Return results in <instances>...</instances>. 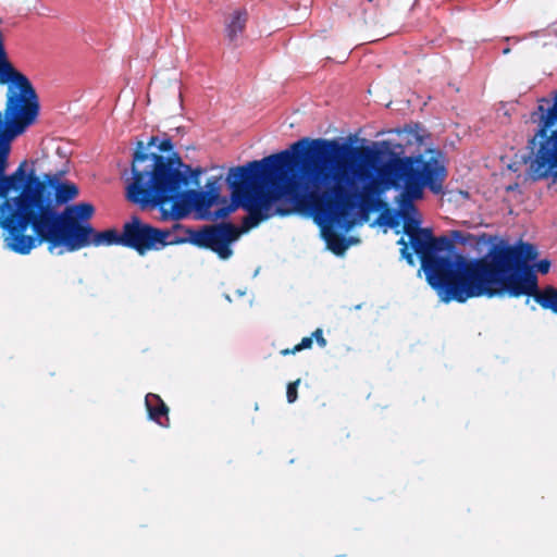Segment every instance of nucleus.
I'll list each match as a JSON object with an SVG mask.
<instances>
[{
    "mask_svg": "<svg viewBox=\"0 0 557 557\" xmlns=\"http://www.w3.org/2000/svg\"><path fill=\"white\" fill-rule=\"evenodd\" d=\"M100 238L97 242L102 243V246L120 245L134 249L140 256L151 250L188 242L187 238L174 237L169 228H157L145 223L138 215H133L125 222L121 233L114 228L106 230L100 234Z\"/></svg>",
    "mask_w": 557,
    "mask_h": 557,
    "instance_id": "nucleus-8",
    "label": "nucleus"
},
{
    "mask_svg": "<svg viewBox=\"0 0 557 557\" xmlns=\"http://www.w3.org/2000/svg\"><path fill=\"white\" fill-rule=\"evenodd\" d=\"M248 22V12L245 9H236L224 18V30L228 41L235 47L243 36Z\"/></svg>",
    "mask_w": 557,
    "mask_h": 557,
    "instance_id": "nucleus-11",
    "label": "nucleus"
},
{
    "mask_svg": "<svg viewBox=\"0 0 557 557\" xmlns=\"http://www.w3.org/2000/svg\"><path fill=\"white\" fill-rule=\"evenodd\" d=\"M159 150L161 152H168V151H171L173 149V143H172V139L166 137V138H163L159 146H158Z\"/></svg>",
    "mask_w": 557,
    "mask_h": 557,
    "instance_id": "nucleus-21",
    "label": "nucleus"
},
{
    "mask_svg": "<svg viewBox=\"0 0 557 557\" xmlns=\"http://www.w3.org/2000/svg\"><path fill=\"white\" fill-rule=\"evenodd\" d=\"M157 141H158V137L152 136V137H150V139L148 140L147 146H148V147L153 146V145H156V143H157Z\"/></svg>",
    "mask_w": 557,
    "mask_h": 557,
    "instance_id": "nucleus-22",
    "label": "nucleus"
},
{
    "mask_svg": "<svg viewBox=\"0 0 557 557\" xmlns=\"http://www.w3.org/2000/svg\"><path fill=\"white\" fill-rule=\"evenodd\" d=\"M312 343H313V341H312L311 336L304 337L299 344L295 345L292 349L286 348V349L281 350V354L283 356H287L290 354H296L304 349H309L312 347Z\"/></svg>",
    "mask_w": 557,
    "mask_h": 557,
    "instance_id": "nucleus-17",
    "label": "nucleus"
},
{
    "mask_svg": "<svg viewBox=\"0 0 557 557\" xmlns=\"http://www.w3.org/2000/svg\"><path fill=\"white\" fill-rule=\"evenodd\" d=\"M174 228H182V225L175 224Z\"/></svg>",
    "mask_w": 557,
    "mask_h": 557,
    "instance_id": "nucleus-24",
    "label": "nucleus"
},
{
    "mask_svg": "<svg viewBox=\"0 0 557 557\" xmlns=\"http://www.w3.org/2000/svg\"><path fill=\"white\" fill-rule=\"evenodd\" d=\"M349 149L337 139L305 137L289 149L231 168L226 183L232 201L221 198L218 203L222 206L205 219H225L240 207L248 212L242 228L231 222L188 228V243L227 260L233 255L232 244L243 232L274 215L285 216L297 210L310 211L329 222L343 221L354 208L347 193L349 181L343 169L333 171L329 163Z\"/></svg>",
    "mask_w": 557,
    "mask_h": 557,
    "instance_id": "nucleus-1",
    "label": "nucleus"
},
{
    "mask_svg": "<svg viewBox=\"0 0 557 557\" xmlns=\"http://www.w3.org/2000/svg\"><path fill=\"white\" fill-rule=\"evenodd\" d=\"M535 250H537L536 246L531 244ZM536 256H539V251H536ZM537 257H535L534 259H531V260H528L525 262V265L528 269H531L532 272L535 274V271L534 269L540 272L541 274H546L548 273L549 269H550V261L548 259H543V260H540L537 263H535L533 267L529 264V262L531 261H534Z\"/></svg>",
    "mask_w": 557,
    "mask_h": 557,
    "instance_id": "nucleus-15",
    "label": "nucleus"
},
{
    "mask_svg": "<svg viewBox=\"0 0 557 557\" xmlns=\"http://www.w3.org/2000/svg\"><path fill=\"white\" fill-rule=\"evenodd\" d=\"M145 405L150 420L161 426H169V407L159 395L148 393L145 397Z\"/></svg>",
    "mask_w": 557,
    "mask_h": 557,
    "instance_id": "nucleus-12",
    "label": "nucleus"
},
{
    "mask_svg": "<svg viewBox=\"0 0 557 557\" xmlns=\"http://www.w3.org/2000/svg\"><path fill=\"white\" fill-rule=\"evenodd\" d=\"M311 337H312V339H313V338L315 339V342L318 343V345H319L320 347H325V346H326V344H327L326 339H325V338H324V336H323V331H322V329H317V330L311 334Z\"/></svg>",
    "mask_w": 557,
    "mask_h": 557,
    "instance_id": "nucleus-20",
    "label": "nucleus"
},
{
    "mask_svg": "<svg viewBox=\"0 0 557 557\" xmlns=\"http://www.w3.org/2000/svg\"><path fill=\"white\" fill-rule=\"evenodd\" d=\"M544 103L549 100H540V128L529 141L534 153L531 169L535 180L546 178L557 169V92L552 107L545 108Z\"/></svg>",
    "mask_w": 557,
    "mask_h": 557,
    "instance_id": "nucleus-9",
    "label": "nucleus"
},
{
    "mask_svg": "<svg viewBox=\"0 0 557 557\" xmlns=\"http://www.w3.org/2000/svg\"><path fill=\"white\" fill-rule=\"evenodd\" d=\"M537 114V112H534L532 113V119L535 121V115Z\"/></svg>",
    "mask_w": 557,
    "mask_h": 557,
    "instance_id": "nucleus-23",
    "label": "nucleus"
},
{
    "mask_svg": "<svg viewBox=\"0 0 557 557\" xmlns=\"http://www.w3.org/2000/svg\"><path fill=\"white\" fill-rule=\"evenodd\" d=\"M381 180H372L367 183L361 191L357 193L362 205L373 206L385 205L379 197L387 189L403 188L397 197L399 211L404 218L409 216V211H414L413 200L423 196L424 187L433 193H440L446 173L440 161L431 157L425 160L423 157H395L391 159L381 170Z\"/></svg>",
    "mask_w": 557,
    "mask_h": 557,
    "instance_id": "nucleus-5",
    "label": "nucleus"
},
{
    "mask_svg": "<svg viewBox=\"0 0 557 557\" xmlns=\"http://www.w3.org/2000/svg\"><path fill=\"white\" fill-rule=\"evenodd\" d=\"M221 180H222V176H212L208 180L207 182V191H211L212 194H214V197H216L218 199H221Z\"/></svg>",
    "mask_w": 557,
    "mask_h": 557,
    "instance_id": "nucleus-18",
    "label": "nucleus"
},
{
    "mask_svg": "<svg viewBox=\"0 0 557 557\" xmlns=\"http://www.w3.org/2000/svg\"><path fill=\"white\" fill-rule=\"evenodd\" d=\"M145 144L137 143L132 161L133 181L126 187L127 199L141 207L175 203L193 182L199 185L201 169L191 170L177 152L169 157L145 151Z\"/></svg>",
    "mask_w": 557,
    "mask_h": 557,
    "instance_id": "nucleus-4",
    "label": "nucleus"
},
{
    "mask_svg": "<svg viewBox=\"0 0 557 557\" xmlns=\"http://www.w3.org/2000/svg\"><path fill=\"white\" fill-rule=\"evenodd\" d=\"M47 176H51L52 178L57 180V183H49L47 188L50 193V197L52 196V190L55 191V199L58 202H67L78 195V188L76 185L73 183H60V177L58 174H45L40 182H46ZM50 200L52 201L51 198Z\"/></svg>",
    "mask_w": 557,
    "mask_h": 557,
    "instance_id": "nucleus-13",
    "label": "nucleus"
},
{
    "mask_svg": "<svg viewBox=\"0 0 557 557\" xmlns=\"http://www.w3.org/2000/svg\"><path fill=\"white\" fill-rule=\"evenodd\" d=\"M49 183L57 180L47 176L46 182L32 173L23 191L7 200L1 210L0 226L7 232L5 246L20 255L48 244L49 251L64 246L67 251L102 246L98 243L102 232L96 231L88 220L95 208L87 202L66 207L59 213L48 190Z\"/></svg>",
    "mask_w": 557,
    "mask_h": 557,
    "instance_id": "nucleus-3",
    "label": "nucleus"
},
{
    "mask_svg": "<svg viewBox=\"0 0 557 557\" xmlns=\"http://www.w3.org/2000/svg\"><path fill=\"white\" fill-rule=\"evenodd\" d=\"M397 244L408 264H414L413 252L419 257L429 284L445 304H463L482 296H510L521 269L536 257L535 248L522 240L516 245H494L484 257L475 259L436 256L451 243L445 236L435 237L431 228H423L408 240L400 237Z\"/></svg>",
    "mask_w": 557,
    "mask_h": 557,
    "instance_id": "nucleus-2",
    "label": "nucleus"
},
{
    "mask_svg": "<svg viewBox=\"0 0 557 557\" xmlns=\"http://www.w3.org/2000/svg\"><path fill=\"white\" fill-rule=\"evenodd\" d=\"M404 219V233L408 236V239L423 231V228L419 226L420 222L418 220H414L410 216H406Z\"/></svg>",
    "mask_w": 557,
    "mask_h": 557,
    "instance_id": "nucleus-16",
    "label": "nucleus"
},
{
    "mask_svg": "<svg viewBox=\"0 0 557 557\" xmlns=\"http://www.w3.org/2000/svg\"><path fill=\"white\" fill-rule=\"evenodd\" d=\"M0 84H10L4 112H0V125H32L39 113L37 94L29 79L7 57L0 60Z\"/></svg>",
    "mask_w": 557,
    "mask_h": 557,
    "instance_id": "nucleus-6",
    "label": "nucleus"
},
{
    "mask_svg": "<svg viewBox=\"0 0 557 557\" xmlns=\"http://www.w3.org/2000/svg\"><path fill=\"white\" fill-rule=\"evenodd\" d=\"M193 203L195 209L201 213L202 218H206L210 212L213 205L218 203L220 199L214 197V194L207 190H194L191 191Z\"/></svg>",
    "mask_w": 557,
    "mask_h": 557,
    "instance_id": "nucleus-14",
    "label": "nucleus"
},
{
    "mask_svg": "<svg viewBox=\"0 0 557 557\" xmlns=\"http://www.w3.org/2000/svg\"><path fill=\"white\" fill-rule=\"evenodd\" d=\"M521 296L532 297L543 309L557 314V288L547 285L540 289L536 274L527 265L519 272L510 294V297L515 298Z\"/></svg>",
    "mask_w": 557,
    "mask_h": 557,
    "instance_id": "nucleus-10",
    "label": "nucleus"
},
{
    "mask_svg": "<svg viewBox=\"0 0 557 557\" xmlns=\"http://www.w3.org/2000/svg\"><path fill=\"white\" fill-rule=\"evenodd\" d=\"M348 147L350 149L347 150L345 153H343L338 157L332 158L331 159L332 161H330L329 166L333 171H335L337 169H343V171H345L346 176L348 177V181H349V183L347 185V193L349 195V198L354 202V208H351V210L349 211V214L343 221H339V222H329V221H325L324 219H321L320 216L315 215L314 213L307 211L308 213L314 215L317 220H319L322 223L327 225V226L323 227V230H322L323 237L326 242L327 248L337 256L343 255L347 250L349 245H348L347 238L343 234H339L335 230H333L332 226L337 225V226H346L347 228H349L354 225V221L351 220V214H352V211L357 207V200H359L357 193L351 191V187L354 186V181H355V178L360 180V181H366L367 178L370 177L369 171L362 166H357L350 171V166L345 161V159L352 158V159H357V160H361V161H369L376 154L372 149H370L368 147H351L350 145H348Z\"/></svg>",
    "mask_w": 557,
    "mask_h": 557,
    "instance_id": "nucleus-7",
    "label": "nucleus"
},
{
    "mask_svg": "<svg viewBox=\"0 0 557 557\" xmlns=\"http://www.w3.org/2000/svg\"><path fill=\"white\" fill-rule=\"evenodd\" d=\"M299 384H300V379H297L296 381L288 383L287 389H286V397H287V401L289 404H293L297 400V397H298L297 388H298Z\"/></svg>",
    "mask_w": 557,
    "mask_h": 557,
    "instance_id": "nucleus-19",
    "label": "nucleus"
}]
</instances>
